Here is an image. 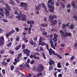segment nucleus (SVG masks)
<instances>
[{
    "label": "nucleus",
    "instance_id": "nucleus-1",
    "mask_svg": "<svg viewBox=\"0 0 77 77\" xmlns=\"http://www.w3.org/2000/svg\"><path fill=\"white\" fill-rule=\"evenodd\" d=\"M5 6H7V8L5 9V14L7 17H9V11H11V8L8 6L7 4H5Z\"/></svg>",
    "mask_w": 77,
    "mask_h": 77
},
{
    "label": "nucleus",
    "instance_id": "nucleus-2",
    "mask_svg": "<svg viewBox=\"0 0 77 77\" xmlns=\"http://www.w3.org/2000/svg\"><path fill=\"white\" fill-rule=\"evenodd\" d=\"M44 69V67L42 65H40L39 68L37 69L36 67H34L32 70L34 71H36V70L38 71V72H41L42 71V69Z\"/></svg>",
    "mask_w": 77,
    "mask_h": 77
},
{
    "label": "nucleus",
    "instance_id": "nucleus-3",
    "mask_svg": "<svg viewBox=\"0 0 77 77\" xmlns=\"http://www.w3.org/2000/svg\"><path fill=\"white\" fill-rule=\"evenodd\" d=\"M20 5L21 7H24V9L26 11L28 10L27 8V3L23 2L20 3Z\"/></svg>",
    "mask_w": 77,
    "mask_h": 77
},
{
    "label": "nucleus",
    "instance_id": "nucleus-4",
    "mask_svg": "<svg viewBox=\"0 0 77 77\" xmlns=\"http://www.w3.org/2000/svg\"><path fill=\"white\" fill-rule=\"evenodd\" d=\"M48 7L49 8L48 10L49 12H51L52 13L54 12V6H51L49 4H48Z\"/></svg>",
    "mask_w": 77,
    "mask_h": 77
},
{
    "label": "nucleus",
    "instance_id": "nucleus-5",
    "mask_svg": "<svg viewBox=\"0 0 77 77\" xmlns=\"http://www.w3.org/2000/svg\"><path fill=\"white\" fill-rule=\"evenodd\" d=\"M20 67H22V68H27L28 69H30V67L29 65L27 64H22L20 66Z\"/></svg>",
    "mask_w": 77,
    "mask_h": 77
},
{
    "label": "nucleus",
    "instance_id": "nucleus-6",
    "mask_svg": "<svg viewBox=\"0 0 77 77\" xmlns=\"http://www.w3.org/2000/svg\"><path fill=\"white\" fill-rule=\"evenodd\" d=\"M4 41H5L4 38L3 37H2L0 38V47L2 46V45L5 44Z\"/></svg>",
    "mask_w": 77,
    "mask_h": 77
},
{
    "label": "nucleus",
    "instance_id": "nucleus-7",
    "mask_svg": "<svg viewBox=\"0 0 77 77\" xmlns=\"http://www.w3.org/2000/svg\"><path fill=\"white\" fill-rule=\"evenodd\" d=\"M48 50H49V53L50 55H52V54H54V55H56V53H55L54 51H53L51 48H50Z\"/></svg>",
    "mask_w": 77,
    "mask_h": 77
},
{
    "label": "nucleus",
    "instance_id": "nucleus-8",
    "mask_svg": "<svg viewBox=\"0 0 77 77\" xmlns=\"http://www.w3.org/2000/svg\"><path fill=\"white\" fill-rule=\"evenodd\" d=\"M49 42L51 44V47H52V48H53L54 50H55V49H56V48L55 47H54L53 42L52 40H51L49 41Z\"/></svg>",
    "mask_w": 77,
    "mask_h": 77
},
{
    "label": "nucleus",
    "instance_id": "nucleus-9",
    "mask_svg": "<svg viewBox=\"0 0 77 77\" xmlns=\"http://www.w3.org/2000/svg\"><path fill=\"white\" fill-rule=\"evenodd\" d=\"M57 21L56 20H54L53 22L51 21V25H53V24H57Z\"/></svg>",
    "mask_w": 77,
    "mask_h": 77
},
{
    "label": "nucleus",
    "instance_id": "nucleus-10",
    "mask_svg": "<svg viewBox=\"0 0 77 77\" xmlns=\"http://www.w3.org/2000/svg\"><path fill=\"white\" fill-rule=\"evenodd\" d=\"M52 59L51 58H50L49 59V64L50 66L51 65H53L54 63V61L53 60H52Z\"/></svg>",
    "mask_w": 77,
    "mask_h": 77
},
{
    "label": "nucleus",
    "instance_id": "nucleus-11",
    "mask_svg": "<svg viewBox=\"0 0 77 77\" xmlns=\"http://www.w3.org/2000/svg\"><path fill=\"white\" fill-rule=\"evenodd\" d=\"M42 6L45 9V12H46V13H47V14H48V11H47V9L46 7H45V5H44V3H43L42 4Z\"/></svg>",
    "mask_w": 77,
    "mask_h": 77
},
{
    "label": "nucleus",
    "instance_id": "nucleus-12",
    "mask_svg": "<svg viewBox=\"0 0 77 77\" xmlns=\"http://www.w3.org/2000/svg\"><path fill=\"white\" fill-rule=\"evenodd\" d=\"M40 44L41 45H42V46H44V45H46L47 48L48 50V45H47V44L45 43V42H42L41 43V44Z\"/></svg>",
    "mask_w": 77,
    "mask_h": 77
},
{
    "label": "nucleus",
    "instance_id": "nucleus-13",
    "mask_svg": "<svg viewBox=\"0 0 77 77\" xmlns=\"http://www.w3.org/2000/svg\"><path fill=\"white\" fill-rule=\"evenodd\" d=\"M21 15H22V14L21 13H20V15L16 16V18L17 19L20 20L21 19Z\"/></svg>",
    "mask_w": 77,
    "mask_h": 77
},
{
    "label": "nucleus",
    "instance_id": "nucleus-14",
    "mask_svg": "<svg viewBox=\"0 0 77 77\" xmlns=\"http://www.w3.org/2000/svg\"><path fill=\"white\" fill-rule=\"evenodd\" d=\"M26 16L24 14H23L22 15V21H26Z\"/></svg>",
    "mask_w": 77,
    "mask_h": 77
},
{
    "label": "nucleus",
    "instance_id": "nucleus-15",
    "mask_svg": "<svg viewBox=\"0 0 77 77\" xmlns=\"http://www.w3.org/2000/svg\"><path fill=\"white\" fill-rule=\"evenodd\" d=\"M35 23V22L33 21V20H30V21H29L27 22V24H33L34 23Z\"/></svg>",
    "mask_w": 77,
    "mask_h": 77
},
{
    "label": "nucleus",
    "instance_id": "nucleus-16",
    "mask_svg": "<svg viewBox=\"0 0 77 77\" xmlns=\"http://www.w3.org/2000/svg\"><path fill=\"white\" fill-rule=\"evenodd\" d=\"M48 3H50V4L51 5H54V2L51 1V0H49L48 1Z\"/></svg>",
    "mask_w": 77,
    "mask_h": 77
},
{
    "label": "nucleus",
    "instance_id": "nucleus-17",
    "mask_svg": "<svg viewBox=\"0 0 77 77\" xmlns=\"http://www.w3.org/2000/svg\"><path fill=\"white\" fill-rule=\"evenodd\" d=\"M23 51H25V53H30V51L28 49H26L24 50Z\"/></svg>",
    "mask_w": 77,
    "mask_h": 77
},
{
    "label": "nucleus",
    "instance_id": "nucleus-18",
    "mask_svg": "<svg viewBox=\"0 0 77 77\" xmlns=\"http://www.w3.org/2000/svg\"><path fill=\"white\" fill-rule=\"evenodd\" d=\"M49 21L54 20V17H53V16H52L51 15H50L49 17Z\"/></svg>",
    "mask_w": 77,
    "mask_h": 77
},
{
    "label": "nucleus",
    "instance_id": "nucleus-19",
    "mask_svg": "<svg viewBox=\"0 0 77 77\" xmlns=\"http://www.w3.org/2000/svg\"><path fill=\"white\" fill-rule=\"evenodd\" d=\"M14 61L15 62L18 63V62H20V58L19 57L17 58V59L16 58H15L14 59Z\"/></svg>",
    "mask_w": 77,
    "mask_h": 77
},
{
    "label": "nucleus",
    "instance_id": "nucleus-20",
    "mask_svg": "<svg viewBox=\"0 0 77 77\" xmlns=\"http://www.w3.org/2000/svg\"><path fill=\"white\" fill-rule=\"evenodd\" d=\"M41 26H42V27H47L48 26V24L46 23H44L41 24Z\"/></svg>",
    "mask_w": 77,
    "mask_h": 77
},
{
    "label": "nucleus",
    "instance_id": "nucleus-21",
    "mask_svg": "<svg viewBox=\"0 0 77 77\" xmlns=\"http://www.w3.org/2000/svg\"><path fill=\"white\" fill-rule=\"evenodd\" d=\"M71 33H68L67 32H66L65 33V36H71Z\"/></svg>",
    "mask_w": 77,
    "mask_h": 77
},
{
    "label": "nucleus",
    "instance_id": "nucleus-22",
    "mask_svg": "<svg viewBox=\"0 0 77 77\" xmlns=\"http://www.w3.org/2000/svg\"><path fill=\"white\" fill-rule=\"evenodd\" d=\"M60 33L62 34V36H64V37H65L66 36L65 35V34L62 31V30L60 31Z\"/></svg>",
    "mask_w": 77,
    "mask_h": 77
},
{
    "label": "nucleus",
    "instance_id": "nucleus-23",
    "mask_svg": "<svg viewBox=\"0 0 77 77\" xmlns=\"http://www.w3.org/2000/svg\"><path fill=\"white\" fill-rule=\"evenodd\" d=\"M69 28L71 29H73L74 28V25L72 24H71V25L69 26Z\"/></svg>",
    "mask_w": 77,
    "mask_h": 77
},
{
    "label": "nucleus",
    "instance_id": "nucleus-24",
    "mask_svg": "<svg viewBox=\"0 0 77 77\" xmlns=\"http://www.w3.org/2000/svg\"><path fill=\"white\" fill-rule=\"evenodd\" d=\"M33 58L35 59H37L38 60H39L40 59L39 57H36L35 55L33 56Z\"/></svg>",
    "mask_w": 77,
    "mask_h": 77
},
{
    "label": "nucleus",
    "instance_id": "nucleus-25",
    "mask_svg": "<svg viewBox=\"0 0 77 77\" xmlns=\"http://www.w3.org/2000/svg\"><path fill=\"white\" fill-rule=\"evenodd\" d=\"M55 55L57 56L58 57H59L60 59H62V57H61V56H60L58 54H57L56 53Z\"/></svg>",
    "mask_w": 77,
    "mask_h": 77
},
{
    "label": "nucleus",
    "instance_id": "nucleus-26",
    "mask_svg": "<svg viewBox=\"0 0 77 77\" xmlns=\"http://www.w3.org/2000/svg\"><path fill=\"white\" fill-rule=\"evenodd\" d=\"M15 30H12L10 32H9L10 35H11V34H12V33H15Z\"/></svg>",
    "mask_w": 77,
    "mask_h": 77
},
{
    "label": "nucleus",
    "instance_id": "nucleus-27",
    "mask_svg": "<svg viewBox=\"0 0 77 77\" xmlns=\"http://www.w3.org/2000/svg\"><path fill=\"white\" fill-rule=\"evenodd\" d=\"M42 37H41L40 38V40H39V45H41V42L42 41Z\"/></svg>",
    "mask_w": 77,
    "mask_h": 77
},
{
    "label": "nucleus",
    "instance_id": "nucleus-28",
    "mask_svg": "<svg viewBox=\"0 0 77 77\" xmlns=\"http://www.w3.org/2000/svg\"><path fill=\"white\" fill-rule=\"evenodd\" d=\"M36 75L38 77H39V76H42V74L41 73H39L37 74Z\"/></svg>",
    "mask_w": 77,
    "mask_h": 77
},
{
    "label": "nucleus",
    "instance_id": "nucleus-29",
    "mask_svg": "<svg viewBox=\"0 0 77 77\" xmlns=\"http://www.w3.org/2000/svg\"><path fill=\"white\" fill-rule=\"evenodd\" d=\"M57 67L58 68H61V67H62V66H61V65H60V63H58L57 64Z\"/></svg>",
    "mask_w": 77,
    "mask_h": 77
},
{
    "label": "nucleus",
    "instance_id": "nucleus-30",
    "mask_svg": "<svg viewBox=\"0 0 77 77\" xmlns=\"http://www.w3.org/2000/svg\"><path fill=\"white\" fill-rule=\"evenodd\" d=\"M21 47V45H19L17 47L15 48V49L16 50H18Z\"/></svg>",
    "mask_w": 77,
    "mask_h": 77
},
{
    "label": "nucleus",
    "instance_id": "nucleus-31",
    "mask_svg": "<svg viewBox=\"0 0 77 77\" xmlns=\"http://www.w3.org/2000/svg\"><path fill=\"white\" fill-rule=\"evenodd\" d=\"M54 38H57L59 36V35H58V34L54 33Z\"/></svg>",
    "mask_w": 77,
    "mask_h": 77
},
{
    "label": "nucleus",
    "instance_id": "nucleus-32",
    "mask_svg": "<svg viewBox=\"0 0 77 77\" xmlns=\"http://www.w3.org/2000/svg\"><path fill=\"white\" fill-rule=\"evenodd\" d=\"M42 55L44 59H46V57H45V54H44V53H43Z\"/></svg>",
    "mask_w": 77,
    "mask_h": 77
},
{
    "label": "nucleus",
    "instance_id": "nucleus-33",
    "mask_svg": "<svg viewBox=\"0 0 77 77\" xmlns=\"http://www.w3.org/2000/svg\"><path fill=\"white\" fill-rule=\"evenodd\" d=\"M39 9H40V8L39 7L37 6L36 7L35 10H36V11H39Z\"/></svg>",
    "mask_w": 77,
    "mask_h": 77
},
{
    "label": "nucleus",
    "instance_id": "nucleus-34",
    "mask_svg": "<svg viewBox=\"0 0 77 77\" xmlns=\"http://www.w3.org/2000/svg\"><path fill=\"white\" fill-rule=\"evenodd\" d=\"M28 33L29 34H30L31 33V28L29 27V29L28 31Z\"/></svg>",
    "mask_w": 77,
    "mask_h": 77
},
{
    "label": "nucleus",
    "instance_id": "nucleus-35",
    "mask_svg": "<svg viewBox=\"0 0 77 77\" xmlns=\"http://www.w3.org/2000/svg\"><path fill=\"white\" fill-rule=\"evenodd\" d=\"M71 5H72V6H74V7H75V3L73 2H72Z\"/></svg>",
    "mask_w": 77,
    "mask_h": 77
},
{
    "label": "nucleus",
    "instance_id": "nucleus-36",
    "mask_svg": "<svg viewBox=\"0 0 77 77\" xmlns=\"http://www.w3.org/2000/svg\"><path fill=\"white\" fill-rule=\"evenodd\" d=\"M2 63L5 66L7 65V64H8V63L6 62L5 61H3Z\"/></svg>",
    "mask_w": 77,
    "mask_h": 77
},
{
    "label": "nucleus",
    "instance_id": "nucleus-37",
    "mask_svg": "<svg viewBox=\"0 0 77 77\" xmlns=\"http://www.w3.org/2000/svg\"><path fill=\"white\" fill-rule=\"evenodd\" d=\"M9 35H9V32L8 33L6 34V35H5L6 38H8V37H9Z\"/></svg>",
    "mask_w": 77,
    "mask_h": 77
},
{
    "label": "nucleus",
    "instance_id": "nucleus-38",
    "mask_svg": "<svg viewBox=\"0 0 77 77\" xmlns=\"http://www.w3.org/2000/svg\"><path fill=\"white\" fill-rule=\"evenodd\" d=\"M11 45H12V43L10 42L7 45V46L8 47H9L11 46Z\"/></svg>",
    "mask_w": 77,
    "mask_h": 77
},
{
    "label": "nucleus",
    "instance_id": "nucleus-39",
    "mask_svg": "<svg viewBox=\"0 0 77 77\" xmlns=\"http://www.w3.org/2000/svg\"><path fill=\"white\" fill-rule=\"evenodd\" d=\"M43 35H44L45 36V35H47V33L45 32H43L42 33Z\"/></svg>",
    "mask_w": 77,
    "mask_h": 77
},
{
    "label": "nucleus",
    "instance_id": "nucleus-40",
    "mask_svg": "<svg viewBox=\"0 0 77 77\" xmlns=\"http://www.w3.org/2000/svg\"><path fill=\"white\" fill-rule=\"evenodd\" d=\"M73 18L75 20H77V16L76 15H75L73 16Z\"/></svg>",
    "mask_w": 77,
    "mask_h": 77
},
{
    "label": "nucleus",
    "instance_id": "nucleus-41",
    "mask_svg": "<svg viewBox=\"0 0 77 77\" xmlns=\"http://www.w3.org/2000/svg\"><path fill=\"white\" fill-rule=\"evenodd\" d=\"M53 39L54 40V42H56L57 41V38H55L54 37Z\"/></svg>",
    "mask_w": 77,
    "mask_h": 77
},
{
    "label": "nucleus",
    "instance_id": "nucleus-42",
    "mask_svg": "<svg viewBox=\"0 0 77 77\" xmlns=\"http://www.w3.org/2000/svg\"><path fill=\"white\" fill-rule=\"evenodd\" d=\"M61 5H62V8H65V5L63 4L62 3H61Z\"/></svg>",
    "mask_w": 77,
    "mask_h": 77
},
{
    "label": "nucleus",
    "instance_id": "nucleus-43",
    "mask_svg": "<svg viewBox=\"0 0 77 77\" xmlns=\"http://www.w3.org/2000/svg\"><path fill=\"white\" fill-rule=\"evenodd\" d=\"M14 69V66L12 65L11 66V70L12 71Z\"/></svg>",
    "mask_w": 77,
    "mask_h": 77
},
{
    "label": "nucleus",
    "instance_id": "nucleus-44",
    "mask_svg": "<svg viewBox=\"0 0 77 77\" xmlns=\"http://www.w3.org/2000/svg\"><path fill=\"white\" fill-rule=\"evenodd\" d=\"M35 62V61L34 60H32L30 62V63L31 65H33L34 63Z\"/></svg>",
    "mask_w": 77,
    "mask_h": 77
},
{
    "label": "nucleus",
    "instance_id": "nucleus-45",
    "mask_svg": "<svg viewBox=\"0 0 77 77\" xmlns=\"http://www.w3.org/2000/svg\"><path fill=\"white\" fill-rule=\"evenodd\" d=\"M30 44L32 45H33V40H30Z\"/></svg>",
    "mask_w": 77,
    "mask_h": 77
},
{
    "label": "nucleus",
    "instance_id": "nucleus-46",
    "mask_svg": "<svg viewBox=\"0 0 77 77\" xmlns=\"http://www.w3.org/2000/svg\"><path fill=\"white\" fill-rule=\"evenodd\" d=\"M15 30L16 31V32H18L20 31V29H19L18 28H16L15 29Z\"/></svg>",
    "mask_w": 77,
    "mask_h": 77
},
{
    "label": "nucleus",
    "instance_id": "nucleus-47",
    "mask_svg": "<svg viewBox=\"0 0 77 77\" xmlns=\"http://www.w3.org/2000/svg\"><path fill=\"white\" fill-rule=\"evenodd\" d=\"M62 27L63 29H64V28L66 27V25H65V24H63L62 25Z\"/></svg>",
    "mask_w": 77,
    "mask_h": 77
},
{
    "label": "nucleus",
    "instance_id": "nucleus-48",
    "mask_svg": "<svg viewBox=\"0 0 77 77\" xmlns=\"http://www.w3.org/2000/svg\"><path fill=\"white\" fill-rule=\"evenodd\" d=\"M40 50L41 51H44V49L42 47H40Z\"/></svg>",
    "mask_w": 77,
    "mask_h": 77
},
{
    "label": "nucleus",
    "instance_id": "nucleus-49",
    "mask_svg": "<svg viewBox=\"0 0 77 77\" xmlns=\"http://www.w3.org/2000/svg\"><path fill=\"white\" fill-rule=\"evenodd\" d=\"M2 72L3 74H5V69H3L2 70Z\"/></svg>",
    "mask_w": 77,
    "mask_h": 77
},
{
    "label": "nucleus",
    "instance_id": "nucleus-50",
    "mask_svg": "<svg viewBox=\"0 0 77 77\" xmlns=\"http://www.w3.org/2000/svg\"><path fill=\"white\" fill-rule=\"evenodd\" d=\"M34 55H35V56H36V54L37 55H39V53H38V52H34Z\"/></svg>",
    "mask_w": 77,
    "mask_h": 77
},
{
    "label": "nucleus",
    "instance_id": "nucleus-51",
    "mask_svg": "<svg viewBox=\"0 0 77 77\" xmlns=\"http://www.w3.org/2000/svg\"><path fill=\"white\" fill-rule=\"evenodd\" d=\"M14 14L16 15H18L19 14V13H18V12H17V11H14Z\"/></svg>",
    "mask_w": 77,
    "mask_h": 77
},
{
    "label": "nucleus",
    "instance_id": "nucleus-52",
    "mask_svg": "<svg viewBox=\"0 0 77 77\" xmlns=\"http://www.w3.org/2000/svg\"><path fill=\"white\" fill-rule=\"evenodd\" d=\"M3 21L5 22V23H8V20L6 19H3Z\"/></svg>",
    "mask_w": 77,
    "mask_h": 77
},
{
    "label": "nucleus",
    "instance_id": "nucleus-53",
    "mask_svg": "<svg viewBox=\"0 0 77 77\" xmlns=\"http://www.w3.org/2000/svg\"><path fill=\"white\" fill-rule=\"evenodd\" d=\"M74 59V56H72L70 58V60H73V59Z\"/></svg>",
    "mask_w": 77,
    "mask_h": 77
},
{
    "label": "nucleus",
    "instance_id": "nucleus-54",
    "mask_svg": "<svg viewBox=\"0 0 77 77\" xmlns=\"http://www.w3.org/2000/svg\"><path fill=\"white\" fill-rule=\"evenodd\" d=\"M16 41H19V37H17L16 38Z\"/></svg>",
    "mask_w": 77,
    "mask_h": 77
},
{
    "label": "nucleus",
    "instance_id": "nucleus-55",
    "mask_svg": "<svg viewBox=\"0 0 77 77\" xmlns=\"http://www.w3.org/2000/svg\"><path fill=\"white\" fill-rule=\"evenodd\" d=\"M49 69L50 70H52V69H53V67L52 66H51L50 67H49Z\"/></svg>",
    "mask_w": 77,
    "mask_h": 77
},
{
    "label": "nucleus",
    "instance_id": "nucleus-56",
    "mask_svg": "<svg viewBox=\"0 0 77 77\" xmlns=\"http://www.w3.org/2000/svg\"><path fill=\"white\" fill-rule=\"evenodd\" d=\"M62 74H60L58 75V77H62Z\"/></svg>",
    "mask_w": 77,
    "mask_h": 77
},
{
    "label": "nucleus",
    "instance_id": "nucleus-57",
    "mask_svg": "<svg viewBox=\"0 0 77 77\" xmlns=\"http://www.w3.org/2000/svg\"><path fill=\"white\" fill-rule=\"evenodd\" d=\"M22 48L23 49L24 48H25V45L23 44L22 45Z\"/></svg>",
    "mask_w": 77,
    "mask_h": 77
},
{
    "label": "nucleus",
    "instance_id": "nucleus-58",
    "mask_svg": "<svg viewBox=\"0 0 77 77\" xmlns=\"http://www.w3.org/2000/svg\"><path fill=\"white\" fill-rule=\"evenodd\" d=\"M36 51H38L39 52V48H37L36 49Z\"/></svg>",
    "mask_w": 77,
    "mask_h": 77
},
{
    "label": "nucleus",
    "instance_id": "nucleus-59",
    "mask_svg": "<svg viewBox=\"0 0 77 77\" xmlns=\"http://www.w3.org/2000/svg\"><path fill=\"white\" fill-rule=\"evenodd\" d=\"M26 56H30V54H29V53H27L26 54Z\"/></svg>",
    "mask_w": 77,
    "mask_h": 77
},
{
    "label": "nucleus",
    "instance_id": "nucleus-60",
    "mask_svg": "<svg viewBox=\"0 0 77 77\" xmlns=\"http://www.w3.org/2000/svg\"><path fill=\"white\" fill-rule=\"evenodd\" d=\"M65 46V44H62L61 45V46L62 47H63Z\"/></svg>",
    "mask_w": 77,
    "mask_h": 77
},
{
    "label": "nucleus",
    "instance_id": "nucleus-61",
    "mask_svg": "<svg viewBox=\"0 0 77 77\" xmlns=\"http://www.w3.org/2000/svg\"><path fill=\"white\" fill-rule=\"evenodd\" d=\"M71 7V5L70 4H69L67 6V8H70Z\"/></svg>",
    "mask_w": 77,
    "mask_h": 77
},
{
    "label": "nucleus",
    "instance_id": "nucleus-62",
    "mask_svg": "<svg viewBox=\"0 0 77 77\" xmlns=\"http://www.w3.org/2000/svg\"><path fill=\"white\" fill-rule=\"evenodd\" d=\"M29 57H30V58H31V59H32V58H33V55H31Z\"/></svg>",
    "mask_w": 77,
    "mask_h": 77
},
{
    "label": "nucleus",
    "instance_id": "nucleus-63",
    "mask_svg": "<svg viewBox=\"0 0 77 77\" xmlns=\"http://www.w3.org/2000/svg\"><path fill=\"white\" fill-rule=\"evenodd\" d=\"M22 56V54H20L18 55V57H21Z\"/></svg>",
    "mask_w": 77,
    "mask_h": 77
},
{
    "label": "nucleus",
    "instance_id": "nucleus-64",
    "mask_svg": "<svg viewBox=\"0 0 77 77\" xmlns=\"http://www.w3.org/2000/svg\"><path fill=\"white\" fill-rule=\"evenodd\" d=\"M56 6H59V3L56 2Z\"/></svg>",
    "mask_w": 77,
    "mask_h": 77
}]
</instances>
